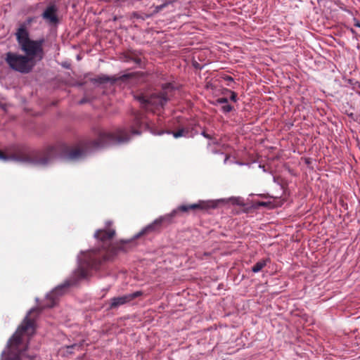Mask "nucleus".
I'll use <instances>...</instances> for the list:
<instances>
[{
  "label": "nucleus",
  "mask_w": 360,
  "mask_h": 360,
  "mask_svg": "<svg viewBox=\"0 0 360 360\" xmlns=\"http://www.w3.org/2000/svg\"><path fill=\"white\" fill-rule=\"evenodd\" d=\"M115 234V231L114 229H101L98 230L95 234L94 236L96 238H98L102 242L105 243L108 240H110Z\"/></svg>",
  "instance_id": "10"
},
{
  "label": "nucleus",
  "mask_w": 360,
  "mask_h": 360,
  "mask_svg": "<svg viewBox=\"0 0 360 360\" xmlns=\"http://www.w3.org/2000/svg\"><path fill=\"white\" fill-rule=\"evenodd\" d=\"M136 124H145L146 122L142 120V118L139 117V115H136Z\"/></svg>",
  "instance_id": "16"
},
{
  "label": "nucleus",
  "mask_w": 360,
  "mask_h": 360,
  "mask_svg": "<svg viewBox=\"0 0 360 360\" xmlns=\"http://www.w3.org/2000/svg\"><path fill=\"white\" fill-rule=\"evenodd\" d=\"M214 203L212 202H205V201H199L197 203H193L189 205H180L176 209L173 210L171 212H175V214L173 215V218L177 215V214L180 212H188L190 210H195L200 209L205 210L209 207H214Z\"/></svg>",
  "instance_id": "7"
},
{
  "label": "nucleus",
  "mask_w": 360,
  "mask_h": 360,
  "mask_svg": "<svg viewBox=\"0 0 360 360\" xmlns=\"http://www.w3.org/2000/svg\"><path fill=\"white\" fill-rule=\"evenodd\" d=\"M228 79L229 80H233L232 78L231 77H228Z\"/></svg>",
  "instance_id": "25"
},
{
  "label": "nucleus",
  "mask_w": 360,
  "mask_h": 360,
  "mask_svg": "<svg viewBox=\"0 0 360 360\" xmlns=\"http://www.w3.org/2000/svg\"><path fill=\"white\" fill-rule=\"evenodd\" d=\"M268 259H262L257 262L252 268V271L254 273H258L266 265Z\"/></svg>",
  "instance_id": "12"
},
{
  "label": "nucleus",
  "mask_w": 360,
  "mask_h": 360,
  "mask_svg": "<svg viewBox=\"0 0 360 360\" xmlns=\"http://www.w3.org/2000/svg\"><path fill=\"white\" fill-rule=\"evenodd\" d=\"M100 80L101 82H106L110 81V78L107 76H103V77H101Z\"/></svg>",
  "instance_id": "19"
},
{
  "label": "nucleus",
  "mask_w": 360,
  "mask_h": 360,
  "mask_svg": "<svg viewBox=\"0 0 360 360\" xmlns=\"http://www.w3.org/2000/svg\"><path fill=\"white\" fill-rule=\"evenodd\" d=\"M175 214V212H170L169 214H165L163 216H160V217L155 219L152 223L147 225L145 228H143L141 232L137 235V237L142 236L143 234L158 232L160 231L162 225L164 224H170L173 219V215Z\"/></svg>",
  "instance_id": "6"
},
{
  "label": "nucleus",
  "mask_w": 360,
  "mask_h": 360,
  "mask_svg": "<svg viewBox=\"0 0 360 360\" xmlns=\"http://www.w3.org/2000/svg\"><path fill=\"white\" fill-rule=\"evenodd\" d=\"M111 224H112V222H111V221H107V222H106V226H110V225H111Z\"/></svg>",
  "instance_id": "24"
},
{
  "label": "nucleus",
  "mask_w": 360,
  "mask_h": 360,
  "mask_svg": "<svg viewBox=\"0 0 360 360\" xmlns=\"http://www.w3.org/2000/svg\"><path fill=\"white\" fill-rule=\"evenodd\" d=\"M359 88L360 89V84L358 85Z\"/></svg>",
  "instance_id": "27"
},
{
  "label": "nucleus",
  "mask_w": 360,
  "mask_h": 360,
  "mask_svg": "<svg viewBox=\"0 0 360 360\" xmlns=\"http://www.w3.org/2000/svg\"><path fill=\"white\" fill-rule=\"evenodd\" d=\"M78 268L76 269L71 279L66 281L63 284L57 286L46 295L47 307H53L57 302L58 297L62 295L65 290L79 281L87 278L91 276V271L98 269L103 262V256L96 250L82 252L77 257Z\"/></svg>",
  "instance_id": "3"
},
{
  "label": "nucleus",
  "mask_w": 360,
  "mask_h": 360,
  "mask_svg": "<svg viewBox=\"0 0 360 360\" xmlns=\"http://www.w3.org/2000/svg\"><path fill=\"white\" fill-rule=\"evenodd\" d=\"M231 200L232 201L233 204H236V205H242V202H241V199L240 198H232L231 199Z\"/></svg>",
  "instance_id": "15"
},
{
  "label": "nucleus",
  "mask_w": 360,
  "mask_h": 360,
  "mask_svg": "<svg viewBox=\"0 0 360 360\" xmlns=\"http://www.w3.org/2000/svg\"><path fill=\"white\" fill-rule=\"evenodd\" d=\"M58 10L56 4L51 3L44 10L41 16L46 22L52 25L56 24L58 22Z\"/></svg>",
  "instance_id": "8"
},
{
  "label": "nucleus",
  "mask_w": 360,
  "mask_h": 360,
  "mask_svg": "<svg viewBox=\"0 0 360 360\" xmlns=\"http://www.w3.org/2000/svg\"><path fill=\"white\" fill-rule=\"evenodd\" d=\"M133 15H134V17H136V18H141V16H140L138 13H133Z\"/></svg>",
  "instance_id": "23"
},
{
  "label": "nucleus",
  "mask_w": 360,
  "mask_h": 360,
  "mask_svg": "<svg viewBox=\"0 0 360 360\" xmlns=\"http://www.w3.org/2000/svg\"><path fill=\"white\" fill-rule=\"evenodd\" d=\"M231 100L233 101V102H236V100H237V95L235 92L233 91H231Z\"/></svg>",
  "instance_id": "18"
},
{
  "label": "nucleus",
  "mask_w": 360,
  "mask_h": 360,
  "mask_svg": "<svg viewBox=\"0 0 360 360\" xmlns=\"http://www.w3.org/2000/svg\"><path fill=\"white\" fill-rule=\"evenodd\" d=\"M37 311L32 309L25 316L22 324L18 327L16 332L9 339L8 342V356H6V352H2V360H34L33 358L25 355L23 351H19V347L21 343V337L23 334L31 335L34 333V321L29 319V314Z\"/></svg>",
  "instance_id": "4"
},
{
  "label": "nucleus",
  "mask_w": 360,
  "mask_h": 360,
  "mask_svg": "<svg viewBox=\"0 0 360 360\" xmlns=\"http://www.w3.org/2000/svg\"><path fill=\"white\" fill-rule=\"evenodd\" d=\"M16 39L22 51L25 55L8 52L6 53L5 61L12 70L22 74L30 72L37 63L41 61L44 56L43 49L44 39L32 40L25 25H20L16 33Z\"/></svg>",
  "instance_id": "2"
},
{
  "label": "nucleus",
  "mask_w": 360,
  "mask_h": 360,
  "mask_svg": "<svg viewBox=\"0 0 360 360\" xmlns=\"http://www.w3.org/2000/svg\"><path fill=\"white\" fill-rule=\"evenodd\" d=\"M354 25L357 27H360V22L354 19Z\"/></svg>",
  "instance_id": "21"
},
{
  "label": "nucleus",
  "mask_w": 360,
  "mask_h": 360,
  "mask_svg": "<svg viewBox=\"0 0 360 360\" xmlns=\"http://www.w3.org/2000/svg\"><path fill=\"white\" fill-rule=\"evenodd\" d=\"M175 91L171 84H166L161 91L153 92L149 95H137L135 98L146 111L156 112L163 108L167 101L172 99Z\"/></svg>",
  "instance_id": "5"
},
{
  "label": "nucleus",
  "mask_w": 360,
  "mask_h": 360,
  "mask_svg": "<svg viewBox=\"0 0 360 360\" xmlns=\"http://www.w3.org/2000/svg\"><path fill=\"white\" fill-rule=\"evenodd\" d=\"M131 133H132V134H140V133L138 131H136V130H133L131 131Z\"/></svg>",
  "instance_id": "22"
},
{
  "label": "nucleus",
  "mask_w": 360,
  "mask_h": 360,
  "mask_svg": "<svg viewBox=\"0 0 360 360\" xmlns=\"http://www.w3.org/2000/svg\"><path fill=\"white\" fill-rule=\"evenodd\" d=\"M151 133L155 134V135H162L164 133H167V134H170V131H156L153 129H151Z\"/></svg>",
  "instance_id": "17"
},
{
  "label": "nucleus",
  "mask_w": 360,
  "mask_h": 360,
  "mask_svg": "<svg viewBox=\"0 0 360 360\" xmlns=\"http://www.w3.org/2000/svg\"><path fill=\"white\" fill-rule=\"evenodd\" d=\"M142 295L141 291H136L133 293L124 295L120 297H116L111 299L110 308H116L133 300Z\"/></svg>",
  "instance_id": "9"
},
{
  "label": "nucleus",
  "mask_w": 360,
  "mask_h": 360,
  "mask_svg": "<svg viewBox=\"0 0 360 360\" xmlns=\"http://www.w3.org/2000/svg\"><path fill=\"white\" fill-rule=\"evenodd\" d=\"M216 105H220L221 110L224 112H229L232 110L233 108L231 105L228 104V99L226 98H219L216 101Z\"/></svg>",
  "instance_id": "11"
},
{
  "label": "nucleus",
  "mask_w": 360,
  "mask_h": 360,
  "mask_svg": "<svg viewBox=\"0 0 360 360\" xmlns=\"http://www.w3.org/2000/svg\"><path fill=\"white\" fill-rule=\"evenodd\" d=\"M321 0H317V1L319 3Z\"/></svg>",
  "instance_id": "26"
},
{
  "label": "nucleus",
  "mask_w": 360,
  "mask_h": 360,
  "mask_svg": "<svg viewBox=\"0 0 360 360\" xmlns=\"http://www.w3.org/2000/svg\"><path fill=\"white\" fill-rule=\"evenodd\" d=\"M129 136L124 129H119L115 133L101 131L97 140L92 141L86 150L80 148L70 149L65 145L49 147L41 151L26 153L19 151L11 155H6L0 152V159L4 161L13 160L22 164L38 167H44L51 164L59 158L65 160H78L85 156L89 149L97 150L110 145L123 143L129 140Z\"/></svg>",
  "instance_id": "1"
},
{
  "label": "nucleus",
  "mask_w": 360,
  "mask_h": 360,
  "mask_svg": "<svg viewBox=\"0 0 360 360\" xmlns=\"http://www.w3.org/2000/svg\"><path fill=\"white\" fill-rule=\"evenodd\" d=\"M201 134L206 139H211V136L209 134H207L205 131H202Z\"/></svg>",
  "instance_id": "20"
},
{
  "label": "nucleus",
  "mask_w": 360,
  "mask_h": 360,
  "mask_svg": "<svg viewBox=\"0 0 360 360\" xmlns=\"http://www.w3.org/2000/svg\"><path fill=\"white\" fill-rule=\"evenodd\" d=\"M188 134V131H185L184 129H179L176 132H172L173 136L176 139L184 136Z\"/></svg>",
  "instance_id": "13"
},
{
  "label": "nucleus",
  "mask_w": 360,
  "mask_h": 360,
  "mask_svg": "<svg viewBox=\"0 0 360 360\" xmlns=\"http://www.w3.org/2000/svg\"><path fill=\"white\" fill-rule=\"evenodd\" d=\"M134 74L133 73H131V74H127V75H122L121 77H119V79L122 80V81H125L127 80V79L129 78H132L134 77Z\"/></svg>",
  "instance_id": "14"
}]
</instances>
